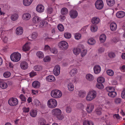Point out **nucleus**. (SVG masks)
I'll return each mask as SVG.
<instances>
[{
    "instance_id": "16",
    "label": "nucleus",
    "mask_w": 125,
    "mask_h": 125,
    "mask_svg": "<svg viewBox=\"0 0 125 125\" xmlns=\"http://www.w3.org/2000/svg\"><path fill=\"white\" fill-rule=\"evenodd\" d=\"M44 9V7L42 5H38L36 8V10L38 12H43Z\"/></svg>"
},
{
    "instance_id": "51",
    "label": "nucleus",
    "mask_w": 125,
    "mask_h": 125,
    "mask_svg": "<svg viewBox=\"0 0 125 125\" xmlns=\"http://www.w3.org/2000/svg\"><path fill=\"white\" fill-rule=\"evenodd\" d=\"M106 73L107 74L111 76H113L114 74V72L110 70H107L106 71Z\"/></svg>"
},
{
    "instance_id": "41",
    "label": "nucleus",
    "mask_w": 125,
    "mask_h": 125,
    "mask_svg": "<svg viewBox=\"0 0 125 125\" xmlns=\"http://www.w3.org/2000/svg\"><path fill=\"white\" fill-rule=\"evenodd\" d=\"M97 81L98 83H102L104 82L105 81L104 78L102 77H100L97 78Z\"/></svg>"
},
{
    "instance_id": "10",
    "label": "nucleus",
    "mask_w": 125,
    "mask_h": 125,
    "mask_svg": "<svg viewBox=\"0 0 125 125\" xmlns=\"http://www.w3.org/2000/svg\"><path fill=\"white\" fill-rule=\"evenodd\" d=\"M69 14L71 18L74 19L77 16L78 13L76 11L72 10L70 11Z\"/></svg>"
},
{
    "instance_id": "53",
    "label": "nucleus",
    "mask_w": 125,
    "mask_h": 125,
    "mask_svg": "<svg viewBox=\"0 0 125 125\" xmlns=\"http://www.w3.org/2000/svg\"><path fill=\"white\" fill-rule=\"evenodd\" d=\"M71 34L69 33H65L64 34V37L67 39H69L71 37Z\"/></svg>"
},
{
    "instance_id": "33",
    "label": "nucleus",
    "mask_w": 125,
    "mask_h": 125,
    "mask_svg": "<svg viewBox=\"0 0 125 125\" xmlns=\"http://www.w3.org/2000/svg\"><path fill=\"white\" fill-rule=\"evenodd\" d=\"M30 47L28 45V43H26L22 47V50L25 52L28 51Z\"/></svg>"
},
{
    "instance_id": "29",
    "label": "nucleus",
    "mask_w": 125,
    "mask_h": 125,
    "mask_svg": "<svg viewBox=\"0 0 125 125\" xmlns=\"http://www.w3.org/2000/svg\"><path fill=\"white\" fill-rule=\"evenodd\" d=\"M33 22L35 23H37L39 22L40 21V18L37 16L34 17L33 19Z\"/></svg>"
},
{
    "instance_id": "6",
    "label": "nucleus",
    "mask_w": 125,
    "mask_h": 125,
    "mask_svg": "<svg viewBox=\"0 0 125 125\" xmlns=\"http://www.w3.org/2000/svg\"><path fill=\"white\" fill-rule=\"evenodd\" d=\"M18 99L16 98H14L10 99L8 101L9 104L12 106L16 105L18 104Z\"/></svg>"
},
{
    "instance_id": "9",
    "label": "nucleus",
    "mask_w": 125,
    "mask_h": 125,
    "mask_svg": "<svg viewBox=\"0 0 125 125\" xmlns=\"http://www.w3.org/2000/svg\"><path fill=\"white\" fill-rule=\"evenodd\" d=\"M60 67L59 65H57L55 66L53 72V73L55 75L58 76L60 74Z\"/></svg>"
},
{
    "instance_id": "23",
    "label": "nucleus",
    "mask_w": 125,
    "mask_h": 125,
    "mask_svg": "<svg viewBox=\"0 0 125 125\" xmlns=\"http://www.w3.org/2000/svg\"><path fill=\"white\" fill-rule=\"evenodd\" d=\"M108 95L109 96L114 97L116 95V93L113 90V91H109V92L108 93Z\"/></svg>"
},
{
    "instance_id": "22",
    "label": "nucleus",
    "mask_w": 125,
    "mask_h": 125,
    "mask_svg": "<svg viewBox=\"0 0 125 125\" xmlns=\"http://www.w3.org/2000/svg\"><path fill=\"white\" fill-rule=\"evenodd\" d=\"M86 78L89 81L93 80L94 79L93 76L90 74H87L86 75Z\"/></svg>"
},
{
    "instance_id": "47",
    "label": "nucleus",
    "mask_w": 125,
    "mask_h": 125,
    "mask_svg": "<svg viewBox=\"0 0 125 125\" xmlns=\"http://www.w3.org/2000/svg\"><path fill=\"white\" fill-rule=\"evenodd\" d=\"M57 28L60 31H62L64 30L63 26L61 24H59L57 26Z\"/></svg>"
},
{
    "instance_id": "30",
    "label": "nucleus",
    "mask_w": 125,
    "mask_h": 125,
    "mask_svg": "<svg viewBox=\"0 0 125 125\" xmlns=\"http://www.w3.org/2000/svg\"><path fill=\"white\" fill-rule=\"evenodd\" d=\"M37 113V112L36 110H33L30 111V114L31 116L34 117L36 116Z\"/></svg>"
},
{
    "instance_id": "35",
    "label": "nucleus",
    "mask_w": 125,
    "mask_h": 125,
    "mask_svg": "<svg viewBox=\"0 0 125 125\" xmlns=\"http://www.w3.org/2000/svg\"><path fill=\"white\" fill-rule=\"evenodd\" d=\"M97 29V27L95 25L93 24L91 27V30L92 32L96 31Z\"/></svg>"
},
{
    "instance_id": "55",
    "label": "nucleus",
    "mask_w": 125,
    "mask_h": 125,
    "mask_svg": "<svg viewBox=\"0 0 125 125\" xmlns=\"http://www.w3.org/2000/svg\"><path fill=\"white\" fill-rule=\"evenodd\" d=\"M50 50L51 52L53 54H56L57 53V51L56 48H51Z\"/></svg>"
},
{
    "instance_id": "13",
    "label": "nucleus",
    "mask_w": 125,
    "mask_h": 125,
    "mask_svg": "<svg viewBox=\"0 0 125 125\" xmlns=\"http://www.w3.org/2000/svg\"><path fill=\"white\" fill-rule=\"evenodd\" d=\"M117 17L119 18H121L125 15V13L122 11H120L117 12L116 14Z\"/></svg>"
},
{
    "instance_id": "12",
    "label": "nucleus",
    "mask_w": 125,
    "mask_h": 125,
    "mask_svg": "<svg viewBox=\"0 0 125 125\" xmlns=\"http://www.w3.org/2000/svg\"><path fill=\"white\" fill-rule=\"evenodd\" d=\"M20 66L21 68L23 70L27 69L28 67V64L26 62L23 61L20 64Z\"/></svg>"
},
{
    "instance_id": "60",
    "label": "nucleus",
    "mask_w": 125,
    "mask_h": 125,
    "mask_svg": "<svg viewBox=\"0 0 125 125\" xmlns=\"http://www.w3.org/2000/svg\"><path fill=\"white\" fill-rule=\"evenodd\" d=\"M118 41V39L116 37H114L111 40V42L114 43H116Z\"/></svg>"
},
{
    "instance_id": "49",
    "label": "nucleus",
    "mask_w": 125,
    "mask_h": 125,
    "mask_svg": "<svg viewBox=\"0 0 125 125\" xmlns=\"http://www.w3.org/2000/svg\"><path fill=\"white\" fill-rule=\"evenodd\" d=\"M51 59V58L49 56H46L43 59V61L44 62H49L50 61Z\"/></svg>"
},
{
    "instance_id": "42",
    "label": "nucleus",
    "mask_w": 125,
    "mask_h": 125,
    "mask_svg": "<svg viewBox=\"0 0 125 125\" xmlns=\"http://www.w3.org/2000/svg\"><path fill=\"white\" fill-rule=\"evenodd\" d=\"M34 69L35 71H40L42 70V67L40 65H36L34 67Z\"/></svg>"
},
{
    "instance_id": "1",
    "label": "nucleus",
    "mask_w": 125,
    "mask_h": 125,
    "mask_svg": "<svg viewBox=\"0 0 125 125\" xmlns=\"http://www.w3.org/2000/svg\"><path fill=\"white\" fill-rule=\"evenodd\" d=\"M52 113V115L59 120H61L64 118L63 115L61 114V110L59 109L55 108L53 109Z\"/></svg>"
},
{
    "instance_id": "17",
    "label": "nucleus",
    "mask_w": 125,
    "mask_h": 125,
    "mask_svg": "<svg viewBox=\"0 0 125 125\" xmlns=\"http://www.w3.org/2000/svg\"><path fill=\"white\" fill-rule=\"evenodd\" d=\"M94 108V105H89L87 106L86 110L88 113H90L92 112Z\"/></svg>"
},
{
    "instance_id": "3",
    "label": "nucleus",
    "mask_w": 125,
    "mask_h": 125,
    "mask_svg": "<svg viewBox=\"0 0 125 125\" xmlns=\"http://www.w3.org/2000/svg\"><path fill=\"white\" fill-rule=\"evenodd\" d=\"M51 94L52 97L56 98H59L62 95L61 92L57 89L52 90L51 92Z\"/></svg>"
},
{
    "instance_id": "19",
    "label": "nucleus",
    "mask_w": 125,
    "mask_h": 125,
    "mask_svg": "<svg viewBox=\"0 0 125 125\" xmlns=\"http://www.w3.org/2000/svg\"><path fill=\"white\" fill-rule=\"evenodd\" d=\"M16 33L18 35H21L23 32V29L21 27L17 28L16 30Z\"/></svg>"
},
{
    "instance_id": "14",
    "label": "nucleus",
    "mask_w": 125,
    "mask_h": 125,
    "mask_svg": "<svg viewBox=\"0 0 125 125\" xmlns=\"http://www.w3.org/2000/svg\"><path fill=\"white\" fill-rule=\"evenodd\" d=\"M31 17V15L28 13H25L22 15V18L23 20L26 21L30 19Z\"/></svg>"
},
{
    "instance_id": "26",
    "label": "nucleus",
    "mask_w": 125,
    "mask_h": 125,
    "mask_svg": "<svg viewBox=\"0 0 125 125\" xmlns=\"http://www.w3.org/2000/svg\"><path fill=\"white\" fill-rule=\"evenodd\" d=\"M106 39V35L104 34H102L99 37V40L101 42H104L105 41Z\"/></svg>"
},
{
    "instance_id": "25",
    "label": "nucleus",
    "mask_w": 125,
    "mask_h": 125,
    "mask_svg": "<svg viewBox=\"0 0 125 125\" xmlns=\"http://www.w3.org/2000/svg\"><path fill=\"white\" fill-rule=\"evenodd\" d=\"M107 5L109 6H112L115 3V0H106Z\"/></svg>"
},
{
    "instance_id": "54",
    "label": "nucleus",
    "mask_w": 125,
    "mask_h": 125,
    "mask_svg": "<svg viewBox=\"0 0 125 125\" xmlns=\"http://www.w3.org/2000/svg\"><path fill=\"white\" fill-rule=\"evenodd\" d=\"M33 103L36 106L40 104L39 101L36 99H35L34 100Z\"/></svg>"
},
{
    "instance_id": "31",
    "label": "nucleus",
    "mask_w": 125,
    "mask_h": 125,
    "mask_svg": "<svg viewBox=\"0 0 125 125\" xmlns=\"http://www.w3.org/2000/svg\"><path fill=\"white\" fill-rule=\"evenodd\" d=\"M7 87V85L5 83L3 82H0V87L2 89H5Z\"/></svg>"
},
{
    "instance_id": "11",
    "label": "nucleus",
    "mask_w": 125,
    "mask_h": 125,
    "mask_svg": "<svg viewBox=\"0 0 125 125\" xmlns=\"http://www.w3.org/2000/svg\"><path fill=\"white\" fill-rule=\"evenodd\" d=\"M93 69L94 73L96 74L99 73L101 70L100 66L98 65L95 66L94 67Z\"/></svg>"
},
{
    "instance_id": "50",
    "label": "nucleus",
    "mask_w": 125,
    "mask_h": 125,
    "mask_svg": "<svg viewBox=\"0 0 125 125\" xmlns=\"http://www.w3.org/2000/svg\"><path fill=\"white\" fill-rule=\"evenodd\" d=\"M75 38L76 40H79L80 39L81 37V34L79 33H76L74 35Z\"/></svg>"
},
{
    "instance_id": "56",
    "label": "nucleus",
    "mask_w": 125,
    "mask_h": 125,
    "mask_svg": "<svg viewBox=\"0 0 125 125\" xmlns=\"http://www.w3.org/2000/svg\"><path fill=\"white\" fill-rule=\"evenodd\" d=\"M122 101L121 99L119 98H117L115 100V102L116 104H120Z\"/></svg>"
},
{
    "instance_id": "24",
    "label": "nucleus",
    "mask_w": 125,
    "mask_h": 125,
    "mask_svg": "<svg viewBox=\"0 0 125 125\" xmlns=\"http://www.w3.org/2000/svg\"><path fill=\"white\" fill-rule=\"evenodd\" d=\"M100 20L99 18L96 17L93 18L91 21L92 22L94 25H95L98 23Z\"/></svg>"
},
{
    "instance_id": "7",
    "label": "nucleus",
    "mask_w": 125,
    "mask_h": 125,
    "mask_svg": "<svg viewBox=\"0 0 125 125\" xmlns=\"http://www.w3.org/2000/svg\"><path fill=\"white\" fill-rule=\"evenodd\" d=\"M59 45L60 48L63 50L67 49L68 46L67 42L63 41H61L59 42Z\"/></svg>"
},
{
    "instance_id": "21",
    "label": "nucleus",
    "mask_w": 125,
    "mask_h": 125,
    "mask_svg": "<svg viewBox=\"0 0 125 125\" xmlns=\"http://www.w3.org/2000/svg\"><path fill=\"white\" fill-rule=\"evenodd\" d=\"M40 83L37 81L33 82L32 84V86L35 88H39L40 87Z\"/></svg>"
},
{
    "instance_id": "57",
    "label": "nucleus",
    "mask_w": 125,
    "mask_h": 125,
    "mask_svg": "<svg viewBox=\"0 0 125 125\" xmlns=\"http://www.w3.org/2000/svg\"><path fill=\"white\" fill-rule=\"evenodd\" d=\"M10 75V73L9 72H6L5 73L3 74L5 78H8Z\"/></svg>"
},
{
    "instance_id": "37",
    "label": "nucleus",
    "mask_w": 125,
    "mask_h": 125,
    "mask_svg": "<svg viewBox=\"0 0 125 125\" xmlns=\"http://www.w3.org/2000/svg\"><path fill=\"white\" fill-rule=\"evenodd\" d=\"M77 70L76 69H73L70 72V74L72 76H74V74L77 73Z\"/></svg>"
},
{
    "instance_id": "46",
    "label": "nucleus",
    "mask_w": 125,
    "mask_h": 125,
    "mask_svg": "<svg viewBox=\"0 0 125 125\" xmlns=\"http://www.w3.org/2000/svg\"><path fill=\"white\" fill-rule=\"evenodd\" d=\"M41 125H49L48 124H46L45 120L43 119H41L40 121Z\"/></svg>"
},
{
    "instance_id": "45",
    "label": "nucleus",
    "mask_w": 125,
    "mask_h": 125,
    "mask_svg": "<svg viewBox=\"0 0 125 125\" xmlns=\"http://www.w3.org/2000/svg\"><path fill=\"white\" fill-rule=\"evenodd\" d=\"M96 86L98 88L100 89H102L104 88L103 85L101 83H97L96 85Z\"/></svg>"
},
{
    "instance_id": "36",
    "label": "nucleus",
    "mask_w": 125,
    "mask_h": 125,
    "mask_svg": "<svg viewBox=\"0 0 125 125\" xmlns=\"http://www.w3.org/2000/svg\"><path fill=\"white\" fill-rule=\"evenodd\" d=\"M18 18V16L17 14H14L11 15V18L12 20L15 21Z\"/></svg>"
},
{
    "instance_id": "34",
    "label": "nucleus",
    "mask_w": 125,
    "mask_h": 125,
    "mask_svg": "<svg viewBox=\"0 0 125 125\" xmlns=\"http://www.w3.org/2000/svg\"><path fill=\"white\" fill-rule=\"evenodd\" d=\"M67 87L68 89L70 91H72L74 89V86L73 84L71 83H70L68 84Z\"/></svg>"
},
{
    "instance_id": "8",
    "label": "nucleus",
    "mask_w": 125,
    "mask_h": 125,
    "mask_svg": "<svg viewBox=\"0 0 125 125\" xmlns=\"http://www.w3.org/2000/svg\"><path fill=\"white\" fill-rule=\"evenodd\" d=\"M95 5L96 9L98 10H101L103 7V2L102 0H97L95 3Z\"/></svg>"
},
{
    "instance_id": "20",
    "label": "nucleus",
    "mask_w": 125,
    "mask_h": 125,
    "mask_svg": "<svg viewBox=\"0 0 125 125\" xmlns=\"http://www.w3.org/2000/svg\"><path fill=\"white\" fill-rule=\"evenodd\" d=\"M33 0H23V3L26 6L30 5L32 2Z\"/></svg>"
},
{
    "instance_id": "2",
    "label": "nucleus",
    "mask_w": 125,
    "mask_h": 125,
    "mask_svg": "<svg viewBox=\"0 0 125 125\" xmlns=\"http://www.w3.org/2000/svg\"><path fill=\"white\" fill-rule=\"evenodd\" d=\"M21 58V54L18 52L13 53L10 56L11 60L14 62H17L19 61Z\"/></svg>"
},
{
    "instance_id": "61",
    "label": "nucleus",
    "mask_w": 125,
    "mask_h": 125,
    "mask_svg": "<svg viewBox=\"0 0 125 125\" xmlns=\"http://www.w3.org/2000/svg\"><path fill=\"white\" fill-rule=\"evenodd\" d=\"M23 112L24 113H28L29 111V107H24L22 109Z\"/></svg>"
},
{
    "instance_id": "64",
    "label": "nucleus",
    "mask_w": 125,
    "mask_h": 125,
    "mask_svg": "<svg viewBox=\"0 0 125 125\" xmlns=\"http://www.w3.org/2000/svg\"><path fill=\"white\" fill-rule=\"evenodd\" d=\"M115 56V54L113 52H111L109 54V56L111 58L114 57Z\"/></svg>"
},
{
    "instance_id": "15",
    "label": "nucleus",
    "mask_w": 125,
    "mask_h": 125,
    "mask_svg": "<svg viewBox=\"0 0 125 125\" xmlns=\"http://www.w3.org/2000/svg\"><path fill=\"white\" fill-rule=\"evenodd\" d=\"M38 33L37 32H34L33 33L31 36H29L28 37V39L29 40H31L32 39H36Z\"/></svg>"
},
{
    "instance_id": "27",
    "label": "nucleus",
    "mask_w": 125,
    "mask_h": 125,
    "mask_svg": "<svg viewBox=\"0 0 125 125\" xmlns=\"http://www.w3.org/2000/svg\"><path fill=\"white\" fill-rule=\"evenodd\" d=\"M46 79L47 81L51 82L55 80V78L52 75H50L47 77Z\"/></svg>"
},
{
    "instance_id": "62",
    "label": "nucleus",
    "mask_w": 125,
    "mask_h": 125,
    "mask_svg": "<svg viewBox=\"0 0 125 125\" xmlns=\"http://www.w3.org/2000/svg\"><path fill=\"white\" fill-rule=\"evenodd\" d=\"M53 9L51 7H49L47 9V12L49 14H51L53 11Z\"/></svg>"
},
{
    "instance_id": "5",
    "label": "nucleus",
    "mask_w": 125,
    "mask_h": 125,
    "mask_svg": "<svg viewBox=\"0 0 125 125\" xmlns=\"http://www.w3.org/2000/svg\"><path fill=\"white\" fill-rule=\"evenodd\" d=\"M47 104L50 108H53L56 107L57 105V103L55 99H51L48 100Z\"/></svg>"
},
{
    "instance_id": "44",
    "label": "nucleus",
    "mask_w": 125,
    "mask_h": 125,
    "mask_svg": "<svg viewBox=\"0 0 125 125\" xmlns=\"http://www.w3.org/2000/svg\"><path fill=\"white\" fill-rule=\"evenodd\" d=\"M82 52L81 53V55L82 57L84 56L86 54L87 51L86 50H84L83 49V48L81 49Z\"/></svg>"
},
{
    "instance_id": "28",
    "label": "nucleus",
    "mask_w": 125,
    "mask_h": 125,
    "mask_svg": "<svg viewBox=\"0 0 125 125\" xmlns=\"http://www.w3.org/2000/svg\"><path fill=\"white\" fill-rule=\"evenodd\" d=\"M81 49L78 47L76 48H75L73 50V52L74 53L75 55L78 54L81 52Z\"/></svg>"
},
{
    "instance_id": "59",
    "label": "nucleus",
    "mask_w": 125,
    "mask_h": 125,
    "mask_svg": "<svg viewBox=\"0 0 125 125\" xmlns=\"http://www.w3.org/2000/svg\"><path fill=\"white\" fill-rule=\"evenodd\" d=\"M121 96L122 98L124 99L125 101V88H124L122 91Z\"/></svg>"
},
{
    "instance_id": "18",
    "label": "nucleus",
    "mask_w": 125,
    "mask_h": 125,
    "mask_svg": "<svg viewBox=\"0 0 125 125\" xmlns=\"http://www.w3.org/2000/svg\"><path fill=\"white\" fill-rule=\"evenodd\" d=\"M110 27L111 31H114L116 29L117 27V25L115 23H111L110 25Z\"/></svg>"
},
{
    "instance_id": "40",
    "label": "nucleus",
    "mask_w": 125,
    "mask_h": 125,
    "mask_svg": "<svg viewBox=\"0 0 125 125\" xmlns=\"http://www.w3.org/2000/svg\"><path fill=\"white\" fill-rule=\"evenodd\" d=\"M87 42L90 45H93L95 43V42L93 39L92 38L89 39Z\"/></svg>"
},
{
    "instance_id": "43",
    "label": "nucleus",
    "mask_w": 125,
    "mask_h": 125,
    "mask_svg": "<svg viewBox=\"0 0 125 125\" xmlns=\"http://www.w3.org/2000/svg\"><path fill=\"white\" fill-rule=\"evenodd\" d=\"M86 95V92H84L80 91L79 92L78 95L79 97L83 98Z\"/></svg>"
},
{
    "instance_id": "4",
    "label": "nucleus",
    "mask_w": 125,
    "mask_h": 125,
    "mask_svg": "<svg viewBox=\"0 0 125 125\" xmlns=\"http://www.w3.org/2000/svg\"><path fill=\"white\" fill-rule=\"evenodd\" d=\"M96 94V92L93 90L89 92L86 98L87 100L91 101L94 99L95 97Z\"/></svg>"
},
{
    "instance_id": "58",
    "label": "nucleus",
    "mask_w": 125,
    "mask_h": 125,
    "mask_svg": "<svg viewBox=\"0 0 125 125\" xmlns=\"http://www.w3.org/2000/svg\"><path fill=\"white\" fill-rule=\"evenodd\" d=\"M20 98L22 101H26V97L23 94H21L20 95Z\"/></svg>"
},
{
    "instance_id": "63",
    "label": "nucleus",
    "mask_w": 125,
    "mask_h": 125,
    "mask_svg": "<svg viewBox=\"0 0 125 125\" xmlns=\"http://www.w3.org/2000/svg\"><path fill=\"white\" fill-rule=\"evenodd\" d=\"M71 109L70 107H67L66 109V111L68 113H70L71 111Z\"/></svg>"
},
{
    "instance_id": "32",
    "label": "nucleus",
    "mask_w": 125,
    "mask_h": 125,
    "mask_svg": "<svg viewBox=\"0 0 125 125\" xmlns=\"http://www.w3.org/2000/svg\"><path fill=\"white\" fill-rule=\"evenodd\" d=\"M68 10L66 8H63L61 10V13L63 15L66 14L68 12Z\"/></svg>"
},
{
    "instance_id": "48",
    "label": "nucleus",
    "mask_w": 125,
    "mask_h": 125,
    "mask_svg": "<svg viewBox=\"0 0 125 125\" xmlns=\"http://www.w3.org/2000/svg\"><path fill=\"white\" fill-rule=\"evenodd\" d=\"M47 21H43L41 22L40 24L39 27L40 28L43 27L45 26V24H47Z\"/></svg>"
},
{
    "instance_id": "39",
    "label": "nucleus",
    "mask_w": 125,
    "mask_h": 125,
    "mask_svg": "<svg viewBox=\"0 0 125 125\" xmlns=\"http://www.w3.org/2000/svg\"><path fill=\"white\" fill-rule=\"evenodd\" d=\"M83 125H94V124L91 121L85 120L83 122Z\"/></svg>"
},
{
    "instance_id": "52",
    "label": "nucleus",
    "mask_w": 125,
    "mask_h": 125,
    "mask_svg": "<svg viewBox=\"0 0 125 125\" xmlns=\"http://www.w3.org/2000/svg\"><path fill=\"white\" fill-rule=\"evenodd\" d=\"M77 107L78 109L82 110L83 109L84 106L83 104L80 103L78 104Z\"/></svg>"
},
{
    "instance_id": "38",
    "label": "nucleus",
    "mask_w": 125,
    "mask_h": 125,
    "mask_svg": "<svg viewBox=\"0 0 125 125\" xmlns=\"http://www.w3.org/2000/svg\"><path fill=\"white\" fill-rule=\"evenodd\" d=\"M37 56L39 58H42L44 57L43 53L41 51H39L36 53Z\"/></svg>"
}]
</instances>
